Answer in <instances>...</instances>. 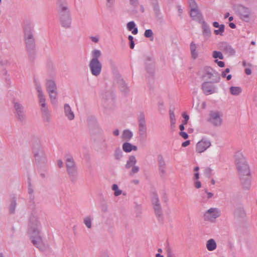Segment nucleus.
<instances>
[{
    "mask_svg": "<svg viewBox=\"0 0 257 257\" xmlns=\"http://www.w3.org/2000/svg\"><path fill=\"white\" fill-rule=\"evenodd\" d=\"M139 140L141 142H145L147 139V131L139 132Z\"/></svg>",
    "mask_w": 257,
    "mask_h": 257,
    "instance_id": "45",
    "label": "nucleus"
},
{
    "mask_svg": "<svg viewBox=\"0 0 257 257\" xmlns=\"http://www.w3.org/2000/svg\"><path fill=\"white\" fill-rule=\"evenodd\" d=\"M24 39H32L34 37V26L29 22H26L23 28Z\"/></svg>",
    "mask_w": 257,
    "mask_h": 257,
    "instance_id": "15",
    "label": "nucleus"
},
{
    "mask_svg": "<svg viewBox=\"0 0 257 257\" xmlns=\"http://www.w3.org/2000/svg\"><path fill=\"white\" fill-rule=\"evenodd\" d=\"M118 84L121 91L123 92L124 94H126L128 91V88L127 87L123 79H120L118 81Z\"/></svg>",
    "mask_w": 257,
    "mask_h": 257,
    "instance_id": "39",
    "label": "nucleus"
},
{
    "mask_svg": "<svg viewBox=\"0 0 257 257\" xmlns=\"http://www.w3.org/2000/svg\"><path fill=\"white\" fill-rule=\"evenodd\" d=\"M206 248L209 251H213L216 248L217 244L214 239H209L206 242Z\"/></svg>",
    "mask_w": 257,
    "mask_h": 257,
    "instance_id": "30",
    "label": "nucleus"
},
{
    "mask_svg": "<svg viewBox=\"0 0 257 257\" xmlns=\"http://www.w3.org/2000/svg\"><path fill=\"white\" fill-rule=\"evenodd\" d=\"M111 189L112 190L114 191V195L115 196H118L120 195L122 193L121 190L118 189V187L117 184H113Z\"/></svg>",
    "mask_w": 257,
    "mask_h": 257,
    "instance_id": "46",
    "label": "nucleus"
},
{
    "mask_svg": "<svg viewBox=\"0 0 257 257\" xmlns=\"http://www.w3.org/2000/svg\"><path fill=\"white\" fill-rule=\"evenodd\" d=\"M144 36L147 38H150L151 41L153 40V32L151 29H147L145 31Z\"/></svg>",
    "mask_w": 257,
    "mask_h": 257,
    "instance_id": "47",
    "label": "nucleus"
},
{
    "mask_svg": "<svg viewBox=\"0 0 257 257\" xmlns=\"http://www.w3.org/2000/svg\"><path fill=\"white\" fill-rule=\"evenodd\" d=\"M101 211L104 213L108 211V205L106 203H102L101 204Z\"/></svg>",
    "mask_w": 257,
    "mask_h": 257,
    "instance_id": "56",
    "label": "nucleus"
},
{
    "mask_svg": "<svg viewBox=\"0 0 257 257\" xmlns=\"http://www.w3.org/2000/svg\"><path fill=\"white\" fill-rule=\"evenodd\" d=\"M128 39L130 41V47L131 49H133L135 47L134 37L132 35H129L128 37Z\"/></svg>",
    "mask_w": 257,
    "mask_h": 257,
    "instance_id": "52",
    "label": "nucleus"
},
{
    "mask_svg": "<svg viewBox=\"0 0 257 257\" xmlns=\"http://www.w3.org/2000/svg\"><path fill=\"white\" fill-rule=\"evenodd\" d=\"M235 164L239 176L250 175V169L245 157L240 152H237L234 155Z\"/></svg>",
    "mask_w": 257,
    "mask_h": 257,
    "instance_id": "2",
    "label": "nucleus"
},
{
    "mask_svg": "<svg viewBox=\"0 0 257 257\" xmlns=\"http://www.w3.org/2000/svg\"><path fill=\"white\" fill-rule=\"evenodd\" d=\"M219 216L220 212L218 208H211L204 213V219L206 221L213 222Z\"/></svg>",
    "mask_w": 257,
    "mask_h": 257,
    "instance_id": "13",
    "label": "nucleus"
},
{
    "mask_svg": "<svg viewBox=\"0 0 257 257\" xmlns=\"http://www.w3.org/2000/svg\"><path fill=\"white\" fill-rule=\"evenodd\" d=\"M28 193L30 195V198L31 199L33 200L34 198V196L33 195V189L30 187V183H29V187L28 188Z\"/></svg>",
    "mask_w": 257,
    "mask_h": 257,
    "instance_id": "58",
    "label": "nucleus"
},
{
    "mask_svg": "<svg viewBox=\"0 0 257 257\" xmlns=\"http://www.w3.org/2000/svg\"><path fill=\"white\" fill-rule=\"evenodd\" d=\"M130 4L134 8H136L139 5L138 0H130Z\"/></svg>",
    "mask_w": 257,
    "mask_h": 257,
    "instance_id": "57",
    "label": "nucleus"
},
{
    "mask_svg": "<svg viewBox=\"0 0 257 257\" xmlns=\"http://www.w3.org/2000/svg\"><path fill=\"white\" fill-rule=\"evenodd\" d=\"M101 53L100 50L95 49L92 51V59L90 61H99V58L101 56Z\"/></svg>",
    "mask_w": 257,
    "mask_h": 257,
    "instance_id": "38",
    "label": "nucleus"
},
{
    "mask_svg": "<svg viewBox=\"0 0 257 257\" xmlns=\"http://www.w3.org/2000/svg\"><path fill=\"white\" fill-rule=\"evenodd\" d=\"M61 26L65 29H69L71 27L72 18L71 15L59 18Z\"/></svg>",
    "mask_w": 257,
    "mask_h": 257,
    "instance_id": "23",
    "label": "nucleus"
},
{
    "mask_svg": "<svg viewBox=\"0 0 257 257\" xmlns=\"http://www.w3.org/2000/svg\"><path fill=\"white\" fill-rule=\"evenodd\" d=\"M33 153L36 161L38 163H45L46 159L45 153L41 147L37 144L36 146L33 147Z\"/></svg>",
    "mask_w": 257,
    "mask_h": 257,
    "instance_id": "9",
    "label": "nucleus"
},
{
    "mask_svg": "<svg viewBox=\"0 0 257 257\" xmlns=\"http://www.w3.org/2000/svg\"><path fill=\"white\" fill-rule=\"evenodd\" d=\"M88 66L92 75L97 77L100 74L102 65L99 61H90Z\"/></svg>",
    "mask_w": 257,
    "mask_h": 257,
    "instance_id": "11",
    "label": "nucleus"
},
{
    "mask_svg": "<svg viewBox=\"0 0 257 257\" xmlns=\"http://www.w3.org/2000/svg\"><path fill=\"white\" fill-rule=\"evenodd\" d=\"M34 82L36 89L38 92V96H43V91L41 88V83L39 80L36 78H34Z\"/></svg>",
    "mask_w": 257,
    "mask_h": 257,
    "instance_id": "35",
    "label": "nucleus"
},
{
    "mask_svg": "<svg viewBox=\"0 0 257 257\" xmlns=\"http://www.w3.org/2000/svg\"><path fill=\"white\" fill-rule=\"evenodd\" d=\"M17 203L15 198H13L9 207V212L11 214L15 213Z\"/></svg>",
    "mask_w": 257,
    "mask_h": 257,
    "instance_id": "41",
    "label": "nucleus"
},
{
    "mask_svg": "<svg viewBox=\"0 0 257 257\" xmlns=\"http://www.w3.org/2000/svg\"><path fill=\"white\" fill-rule=\"evenodd\" d=\"M65 158L66 169L77 166L73 157L71 156L68 155L65 156Z\"/></svg>",
    "mask_w": 257,
    "mask_h": 257,
    "instance_id": "28",
    "label": "nucleus"
},
{
    "mask_svg": "<svg viewBox=\"0 0 257 257\" xmlns=\"http://www.w3.org/2000/svg\"><path fill=\"white\" fill-rule=\"evenodd\" d=\"M64 112L65 115L69 120L74 119L75 115L70 105L68 103L64 105Z\"/></svg>",
    "mask_w": 257,
    "mask_h": 257,
    "instance_id": "25",
    "label": "nucleus"
},
{
    "mask_svg": "<svg viewBox=\"0 0 257 257\" xmlns=\"http://www.w3.org/2000/svg\"><path fill=\"white\" fill-rule=\"evenodd\" d=\"M211 146V143L209 140L202 139L196 144V152L201 153L205 151Z\"/></svg>",
    "mask_w": 257,
    "mask_h": 257,
    "instance_id": "21",
    "label": "nucleus"
},
{
    "mask_svg": "<svg viewBox=\"0 0 257 257\" xmlns=\"http://www.w3.org/2000/svg\"><path fill=\"white\" fill-rule=\"evenodd\" d=\"M230 91L232 95H237L241 92V89L239 87L231 86L230 88Z\"/></svg>",
    "mask_w": 257,
    "mask_h": 257,
    "instance_id": "42",
    "label": "nucleus"
},
{
    "mask_svg": "<svg viewBox=\"0 0 257 257\" xmlns=\"http://www.w3.org/2000/svg\"><path fill=\"white\" fill-rule=\"evenodd\" d=\"M237 10L241 19L244 21H247L250 14L249 9L242 5H240L237 7Z\"/></svg>",
    "mask_w": 257,
    "mask_h": 257,
    "instance_id": "19",
    "label": "nucleus"
},
{
    "mask_svg": "<svg viewBox=\"0 0 257 257\" xmlns=\"http://www.w3.org/2000/svg\"><path fill=\"white\" fill-rule=\"evenodd\" d=\"M204 173L206 177L210 178L212 175V170L209 167H206L204 168Z\"/></svg>",
    "mask_w": 257,
    "mask_h": 257,
    "instance_id": "51",
    "label": "nucleus"
},
{
    "mask_svg": "<svg viewBox=\"0 0 257 257\" xmlns=\"http://www.w3.org/2000/svg\"><path fill=\"white\" fill-rule=\"evenodd\" d=\"M167 257H176L174 254H173L170 248H168L167 250Z\"/></svg>",
    "mask_w": 257,
    "mask_h": 257,
    "instance_id": "60",
    "label": "nucleus"
},
{
    "mask_svg": "<svg viewBox=\"0 0 257 257\" xmlns=\"http://www.w3.org/2000/svg\"><path fill=\"white\" fill-rule=\"evenodd\" d=\"M212 56L214 58H219L220 59H223V56L222 53L220 51H214L213 52Z\"/></svg>",
    "mask_w": 257,
    "mask_h": 257,
    "instance_id": "50",
    "label": "nucleus"
},
{
    "mask_svg": "<svg viewBox=\"0 0 257 257\" xmlns=\"http://www.w3.org/2000/svg\"><path fill=\"white\" fill-rule=\"evenodd\" d=\"M194 186L197 189L200 188L201 187V182L198 181V180H195V181L194 182Z\"/></svg>",
    "mask_w": 257,
    "mask_h": 257,
    "instance_id": "64",
    "label": "nucleus"
},
{
    "mask_svg": "<svg viewBox=\"0 0 257 257\" xmlns=\"http://www.w3.org/2000/svg\"><path fill=\"white\" fill-rule=\"evenodd\" d=\"M26 46L27 50L28 52V57L31 61H33L36 57L35 52V40L32 39H24Z\"/></svg>",
    "mask_w": 257,
    "mask_h": 257,
    "instance_id": "10",
    "label": "nucleus"
},
{
    "mask_svg": "<svg viewBox=\"0 0 257 257\" xmlns=\"http://www.w3.org/2000/svg\"><path fill=\"white\" fill-rule=\"evenodd\" d=\"M202 79L211 80L212 82L218 83L220 79V74L211 67L205 66L199 72Z\"/></svg>",
    "mask_w": 257,
    "mask_h": 257,
    "instance_id": "3",
    "label": "nucleus"
},
{
    "mask_svg": "<svg viewBox=\"0 0 257 257\" xmlns=\"http://www.w3.org/2000/svg\"><path fill=\"white\" fill-rule=\"evenodd\" d=\"M137 163V160L135 156H130L128 158V160L126 162V164L125 165L126 169H130L131 167H133L135 166Z\"/></svg>",
    "mask_w": 257,
    "mask_h": 257,
    "instance_id": "31",
    "label": "nucleus"
},
{
    "mask_svg": "<svg viewBox=\"0 0 257 257\" xmlns=\"http://www.w3.org/2000/svg\"><path fill=\"white\" fill-rule=\"evenodd\" d=\"M132 144L125 142L122 144V150L124 152L126 153H130L132 151Z\"/></svg>",
    "mask_w": 257,
    "mask_h": 257,
    "instance_id": "43",
    "label": "nucleus"
},
{
    "mask_svg": "<svg viewBox=\"0 0 257 257\" xmlns=\"http://www.w3.org/2000/svg\"><path fill=\"white\" fill-rule=\"evenodd\" d=\"M39 102L41 107V111L43 121L47 123L50 122L51 115L46 103L45 97H40Z\"/></svg>",
    "mask_w": 257,
    "mask_h": 257,
    "instance_id": "7",
    "label": "nucleus"
},
{
    "mask_svg": "<svg viewBox=\"0 0 257 257\" xmlns=\"http://www.w3.org/2000/svg\"><path fill=\"white\" fill-rule=\"evenodd\" d=\"M12 102L16 112V118L21 122H25L26 115L23 105L15 99H13Z\"/></svg>",
    "mask_w": 257,
    "mask_h": 257,
    "instance_id": "8",
    "label": "nucleus"
},
{
    "mask_svg": "<svg viewBox=\"0 0 257 257\" xmlns=\"http://www.w3.org/2000/svg\"><path fill=\"white\" fill-rule=\"evenodd\" d=\"M189 4L190 7V10L198 8L197 4L194 0H189Z\"/></svg>",
    "mask_w": 257,
    "mask_h": 257,
    "instance_id": "55",
    "label": "nucleus"
},
{
    "mask_svg": "<svg viewBox=\"0 0 257 257\" xmlns=\"http://www.w3.org/2000/svg\"><path fill=\"white\" fill-rule=\"evenodd\" d=\"M224 28H225V26L223 24H221V25H220V27H219V29L215 30L214 31V33L216 35H219L222 36V33L224 31Z\"/></svg>",
    "mask_w": 257,
    "mask_h": 257,
    "instance_id": "49",
    "label": "nucleus"
},
{
    "mask_svg": "<svg viewBox=\"0 0 257 257\" xmlns=\"http://www.w3.org/2000/svg\"><path fill=\"white\" fill-rule=\"evenodd\" d=\"M46 88L49 96H53V95L56 96L58 94L57 92V86L54 81L52 80H47Z\"/></svg>",
    "mask_w": 257,
    "mask_h": 257,
    "instance_id": "16",
    "label": "nucleus"
},
{
    "mask_svg": "<svg viewBox=\"0 0 257 257\" xmlns=\"http://www.w3.org/2000/svg\"><path fill=\"white\" fill-rule=\"evenodd\" d=\"M151 4L153 7V10L160 8L157 0H151Z\"/></svg>",
    "mask_w": 257,
    "mask_h": 257,
    "instance_id": "54",
    "label": "nucleus"
},
{
    "mask_svg": "<svg viewBox=\"0 0 257 257\" xmlns=\"http://www.w3.org/2000/svg\"><path fill=\"white\" fill-rule=\"evenodd\" d=\"M127 29L128 31H132L134 35H136L138 33V28L136 27V24L134 21H131L127 24Z\"/></svg>",
    "mask_w": 257,
    "mask_h": 257,
    "instance_id": "32",
    "label": "nucleus"
},
{
    "mask_svg": "<svg viewBox=\"0 0 257 257\" xmlns=\"http://www.w3.org/2000/svg\"><path fill=\"white\" fill-rule=\"evenodd\" d=\"M223 114L218 110H211L209 113L207 121L214 126H220L222 123Z\"/></svg>",
    "mask_w": 257,
    "mask_h": 257,
    "instance_id": "5",
    "label": "nucleus"
},
{
    "mask_svg": "<svg viewBox=\"0 0 257 257\" xmlns=\"http://www.w3.org/2000/svg\"><path fill=\"white\" fill-rule=\"evenodd\" d=\"M151 202L155 215L159 223L163 224L164 216L163 210L160 203L159 197L156 192H153L151 196Z\"/></svg>",
    "mask_w": 257,
    "mask_h": 257,
    "instance_id": "4",
    "label": "nucleus"
},
{
    "mask_svg": "<svg viewBox=\"0 0 257 257\" xmlns=\"http://www.w3.org/2000/svg\"><path fill=\"white\" fill-rule=\"evenodd\" d=\"M145 69L150 76H153L155 73V64L154 59L151 57H147L145 60Z\"/></svg>",
    "mask_w": 257,
    "mask_h": 257,
    "instance_id": "17",
    "label": "nucleus"
},
{
    "mask_svg": "<svg viewBox=\"0 0 257 257\" xmlns=\"http://www.w3.org/2000/svg\"><path fill=\"white\" fill-rule=\"evenodd\" d=\"M139 132L147 131L145 115L143 112H140L138 116Z\"/></svg>",
    "mask_w": 257,
    "mask_h": 257,
    "instance_id": "20",
    "label": "nucleus"
},
{
    "mask_svg": "<svg viewBox=\"0 0 257 257\" xmlns=\"http://www.w3.org/2000/svg\"><path fill=\"white\" fill-rule=\"evenodd\" d=\"M202 34L205 38H209L211 35L209 25L204 21L202 22Z\"/></svg>",
    "mask_w": 257,
    "mask_h": 257,
    "instance_id": "27",
    "label": "nucleus"
},
{
    "mask_svg": "<svg viewBox=\"0 0 257 257\" xmlns=\"http://www.w3.org/2000/svg\"><path fill=\"white\" fill-rule=\"evenodd\" d=\"M40 223L37 217L32 215L30 217L28 232L32 242L37 248L42 249L43 245L41 236L40 235Z\"/></svg>",
    "mask_w": 257,
    "mask_h": 257,
    "instance_id": "1",
    "label": "nucleus"
},
{
    "mask_svg": "<svg viewBox=\"0 0 257 257\" xmlns=\"http://www.w3.org/2000/svg\"><path fill=\"white\" fill-rule=\"evenodd\" d=\"M83 222L88 228L92 226V218L90 216H87L84 218Z\"/></svg>",
    "mask_w": 257,
    "mask_h": 257,
    "instance_id": "44",
    "label": "nucleus"
},
{
    "mask_svg": "<svg viewBox=\"0 0 257 257\" xmlns=\"http://www.w3.org/2000/svg\"><path fill=\"white\" fill-rule=\"evenodd\" d=\"M234 216L237 218H243L246 215V213L244 209L241 206H239L236 208L234 210Z\"/></svg>",
    "mask_w": 257,
    "mask_h": 257,
    "instance_id": "29",
    "label": "nucleus"
},
{
    "mask_svg": "<svg viewBox=\"0 0 257 257\" xmlns=\"http://www.w3.org/2000/svg\"><path fill=\"white\" fill-rule=\"evenodd\" d=\"M169 115L170 119V123H172L173 125L174 122H176L175 115L174 112V109H170L169 110Z\"/></svg>",
    "mask_w": 257,
    "mask_h": 257,
    "instance_id": "48",
    "label": "nucleus"
},
{
    "mask_svg": "<svg viewBox=\"0 0 257 257\" xmlns=\"http://www.w3.org/2000/svg\"><path fill=\"white\" fill-rule=\"evenodd\" d=\"M101 101L103 103V105L105 108L110 107V105H109L108 103H111L113 104L114 102L113 97H102Z\"/></svg>",
    "mask_w": 257,
    "mask_h": 257,
    "instance_id": "34",
    "label": "nucleus"
},
{
    "mask_svg": "<svg viewBox=\"0 0 257 257\" xmlns=\"http://www.w3.org/2000/svg\"><path fill=\"white\" fill-rule=\"evenodd\" d=\"M156 22L160 25H164L165 23L164 16L160 8L153 10Z\"/></svg>",
    "mask_w": 257,
    "mask_h": 257,
    "instance_id": "26",
    "label": "nucleus"
},
{
    "mask_svg": "<svg viewBox=\"0 0 257 257\" xmlns=\"http://www.w3.org/2000/svg\"><path fill=\"white\" fill-rule=\"evenodd\" d=\"M249 176L250 175L239 176V179L244 189L248 190L250 188L251 185V181Z\"/></svg>",
    "mask_w": 257,
    "mask_h": 257,
    "instance_id": "24",
    "label": "nucleus"
},
{
    "mask_svg": "<svg viewBox=\"0 0 257 257\" xmlns=\"http://www.w3.org/2000/svg\"><path fill=\"white\" fill-rule=\"evenodd\" d=\"M190 48L192 58L196 59L198 57V52L196 51V46L195 44L192 42L190 44Z\"/></svg>",
    "mask_w": 257,
    "mask_h": 257,
    "instance_id": "37",
    "label": "nucleus"
},
{
    "mask_svg": "<svg viewBox=\"0 0 257 257\" xmlns=\"http://www.w3.org/2000/svg\"><path fill=\"white\" fill-rule=\"evenodd\" d=\"M179 135L184 139H187L188 138V135L186 132L182 131L179 133Z\"/></svg>",
    "mask_w": 257,
    "mask_h": 257,
    "instance_id": "61",
    "label": "nucleus"
},
{
    "mask_svg": "<svg viewBox=\"0 0 257 257\" xmlns=\"http://www.w3.org/2000/svg\"><path fill=\"white\" fill-rule=\"evenodd\" d=\"M123 153L119 148L115 149L114 152V157L116 160H120L122 157Z\"/></svg>",
    "mask_w": 257,
    "mask_h": 257,
    "instance_id": "40",
    "label": "nucleus"
},
{
    "mask_svg": "<svg viewBox=\"0 0 257 257\" xmlns=\"http://www.w3.org/2000/svg\"><path fill=\"white\" fill-rule=\"evenodd\" d=\"M106 6L108 8H111L114 3L115 0H106Z\"/></svg>",
    "mask_w": 257,
    "mask_h": 257,
    "instance_id": "59",
    "label": "nucleus"
},
{
    "mask_svg": "<svg viewBox=\"0 0 257 257\" xmlns=\"http://www.w3.org/2000/svg\"><path fill=\"white\" fill-rule=\"evenodd\" d=\"M190 15L193 20L199 19L202 16L198 8L191 9Z\"/></svg>",
    "mask_w": 257,
    "mask_h": 257,
    "instance_id": "33",
    "label": "nucleus"
},
{
    "mask_svg": "<svg viewBox=\"0 0 257 257\" xmlns=\"http://www.w3.org/2000/svg\"><path fill=\"white\" fill-rule=\"evenodd\" d=\"M212 81L204 82L202 84V89L206 95H211L217 92L218 88Z\"/></svg>",
    "mask_w": 257,
    "mask_h": 257,
    "instance_id": "12",
    "label": "nucleus"
},
{
    "mask_svg": "<svg viewBox=\"0 0 257 257\" xmlns=\"http://www.w3.org/2000/svg\"><path fill=\"white\" fill-rule=\"evenodd\" d=\"M133 133L129 130H125L123 131L122 138L123 140L129 141L133 137Z\"/></svg>",
    "mask_w": 257,
    "mask_h": 257,
    "instance_id": "36",
    "label": "nucleus"
},
{
    "mask_svg": "<svg viewBox=\"0 0 257 257\" xmlns=\"http://www.w3.org/2000/svg\"><path fill=\"white\" fill-rule=\"evenodd\" d=\"M214 62L215 63H216L217 64V65L220 67H224V62H223V61H218V60H215L214 61Z\"/></svg>",
    "mask_w": 257,
    "mask_h": 257,
    "instance_id": "62",
    "label": "nucleus"
},
{
    "mask_svg": "<svg viewBox=\"0 0 257 257\" xmlns=\"http://www.w3.org/2000/svg\"><path fill=\"white\" fill-rule=\"evenodd\" d=\"M157 162L159 175L161 178H164L166 174V164L161 154L157 156Z\"/></svg>",
    "mask_w": 257,
    "mask_h": 257,
    "instance_id": "14",
    "label": "nucleus"
},
{
    "mask_svg": "<svg viewBox=\"0 0 257 257\" xmlns=\"http://www.w3.org/2000/svg\"><path fill=\"white\" fill-rule=\"evenodd\" d=\"M219 47L220 50L228 56H233L235 54V50L226 42H223L219 43Z\"/></svg>",
    "mask_w": 257,
    "mask_h": 257,
    "instance_id": "18",
    "label": "nucleus"
},
{
    "mask_svg": "<svg viewBox=\"0 0 257 257\" xmlns=\"http://www.w3.org/2000/svg\"><path fill=\"white\" fill-rule=\"evenodd\" d=\"M66 171L71 182L73 183H75L78 178V173L77 167L66 169Z\"/></svg>",
    "mask_w": 257,
    "mask_h": 257,
    "instance_id": "22",
    "label": "nucleus"
},
{
    "mask_svg": "<svg viewBox=\"0 0 257 257\" xmlns=\"http://www.w3.org/2000/svg\"><path fill=\"white\" fill-rule=\"evenodd\" d=\"M139 171V167L137 166H134L132 167L131 172H130V175L132 176L133 175L137 173Z\"/></svg>",
    "mask_w": 257,
    "mask_h": 257,
    "instance_id": "53",
    "label": "nucleus"
},
{
    "mask_svg": "<svg viewBox=\"0 0 257 257\" xmlns=\"http://www.w3.org/2000/svg\"><path fill=\"white\" fill-rule=\"evenodd\" d=\"M90 39L93 42H94L95 43H98V42L99 41V37L98 36H95V37L91 36L90 37Z\"/></svg>",
    "mask_w": 257,
    "mask_h": 257,
    "instance_id": "63",
    "label": "nucleus"
},
{
    "mask_svg": "<svg viewBox=\"0 0 257 257\" xmlns=\"http://www.w3.org/2000/svg\"><path fill=\"white\" fill-rule=\"evenodd\" d=\"M56 5L59 18L71 15L70 9L66 0H57Z\"/></svg>",
    "mask_w": 257,
    "mask_h": 257,
    "instance_id": "6",
    "label": "nucleus"
}]
</instances>
